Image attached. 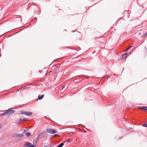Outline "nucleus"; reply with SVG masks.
Returning <instances> with one entry per match:
<instances>
[{
  "instance_id": "nucleus-3",
  "label": "nucleus",
  "mask_w": 147,
  "mask_h": 147,
  "mask_svg": "<svg viewBox=\"0 0 147 147\" xmlns=\"http://www.w3.org/2000/svg\"><path fill=\"white\" fill-rule=\"evenodd\" d=\"M46 131L47 132L51 134H55L57 132L56 130L53 129H47Z\"/></svg>"
},
{
  "instance_id": "nucleus-21",
  "label": "nucleus",
  "mask_w": 147,
  "mask_h": 147,
  "mask_svg": "<svg viewBox=\"0 0 147 147\" xmlns=\"http://www.w3.org/2000/svg\"><path fill=\"white\" fill-rule=\"evenodd\" d=\"M147 35V32H146L143 35V36H146Z\"/></svg>"
},
{
  "instance_id": "nucleus-2",
  "label": "nucleus",
  "mask_w": 147,
  "mask_h": 147,
  "mask_svg": "<svg viewBox=\"0 0 147 147\" xmlns=\"http://www.w3.org/2000/svg\"><path fill=\"white\" fill-rule=\"evenodd\" d=\"M20 114L21 115H25L29 116L31 115L32 114V112H25L23 111H20Z\"/></svg>"
},
{
  "instance_id": "nucleus-18",
  "label": "nucleus",
  "mask_w": 147,
  "mask_h": 147,
  "mask_svg": "<svg viewBox=\"0 0 147 147\" xmlns=\"http://www.w3.org/2000/svg\"><path fill=\"white\" fill-rule=\"evenodd\" d=\"M71 140L70 139H68L67 140H66V141L65 142H71Z\"/></svg>"
},
{
  "instance_id": "nucleus-5",
  "label": "nucleus",
  "mask_w": 147,
  "mask_h": 147,
  "mask_svg": "<svg viewBox=\"0 0 147 147\" xmlns=\"http://www.w3.org/2000/svg\"><path fill=\"white\" fill-rule=\"evenodd\" d=\"M24 135L22 134H17L15 135L14 137H19V138H22L23 137Z\"/></svg>"
},
{
  "instance_id": "nucleus-23",
  "label": "nucleus",
  "mask_w": 147,
  "mask_h": 147,
  "mask_svg": "<svg viewBox=\"0 0 147 147\" xmlns=\"http://www.w3.org/2000/svg\"><path fill=\"white\" fill-rule=\"evenodd\" d=\"M18 121H22V119H20L19 120H18Z\"/></svg>"
},
{
  "instance_id": "nucleus-12",
  "label": "nucleus",
  "mask_w": 147,
  "mask_h": 147,
  "mask_svg": "<svg viewBox=\"0 0 147 147\" xmlns=\"http://www.w3.org/2000/svg\"><path fill=\"white\" fill-rule=\"evenodd\" d=\"M64 144L63 143H61L57 147H62L64 145Z\"/></svg>"
},
{
  "instance_id": "nucleus-26",
  "label": "nucleus",
  "mask_w": 147,
  "mask_h": 147,
  "mask_svg": "<svg viewBox=\"0 0 147 147\" xmlns=\"http://www.w3.org/2000/svg\"><path fill=\"white\" fill-rule=\"evenodd\" d=\"M2 45V43H0V45H1H1Z\"/></svg>"
},
{
  "instance_id": "nucleus-17",
  "label": "nucleus",
  "mask_w": 147,
  "mask_h": 147,
  "mask_svg": "<svg viewBox=\"0 0 147 147\" xmlns=\"http://www.w3.org/2000/svg\"><path fill=\"white\" fill-rule=\"evenodd\" d=\"M28 129H25V130H24V131H23V133L25 134V133H26V131H28Z\"/></svg>"
},
{
  "instance_id": "nucleus-19",
  "label": "nucleus",
  "mask_w": 147,
  "mask_h": 147,
  "mask_svg": "<svg viewBox=\"0 0 147 147\" xmlns=\"http://www.w3.org/2000/svg\"><path fill=\"white\" fill-rule=\"evenodd\" d=\"M145 52H147V49L146 48V47H145Z\"/></svg>"
},
{
  "instance_id": "nucleus-14",
  "label": "nucleus",
  "mask_w": 147,
  "mask_h": 147,
  "mask_svg": "<svg viewBox=\"0 0 147 147\" xmlns=\"http://www.w3.org/2000/svg\"><path fill=\"white\" fill-rule=\"evenodd\" d=\"M74 82H78L80 80H79V79H77L74 80Z\"/></svg>"
},
{
  "instance_id": "nucleus-22",
  "label": "nucleus",
  "mask_w": 147,
  "mask_h": 147,
  "mask_svg": "<svg viewBox=\"0 0 147 147\" xmlns=\"http://www.w3.org/2000/svg\"><path fill=\"white\" fill-rule=\"evenodd\" d=\"M57 136V135L56 134L54 135V136H53L52 137H54Z\"/></svg>"
},
{
  "instance_id": "nucleus-4",
  "label": "nucleus",
  "mask_w": 147,
  "mask_h": 147,
  "mask_svg": "<svg viewBox=\"0 0 147 147\" xmlns=\"http://www.w3.org/2000/svg\"><path fill=\"white\" fill-rule=\"evenodd\" d=\"M9 113V109H8L5 112H4L3 113L0 114V116L3 115H8Z\"/></svg>"
},
{
  "instance_id": "nucleus-7",
  "label": "nucleus",
  "mask_w": 147,
  "mask_h": 147,
  "mask_svg": "<svg viewBox=\"0 0 147 147\" xmlns=\"http://www.w3.org/2000/svg\"><path fill=\"white\" fill-rule=\"evenodd\" d=\"M14 108H12L10 109V115L13 114L15 112V110L13 109Z\"/></svg>"
},
{
  "instance_id": "nucleus-25",
  "label": "nucleus",
  "mask_w": 147,
  "mask_h": 147,
  "mask_svg": "<svg viewBox=\"0 0 147 147\" xmlns=\"http://www.w3.org/2000/svg\"><path fill=\"white\" fill-rule=\"evenodd\" d=\"M1 125H0V129H1Z\"/></svg>"
},
{
  "instance_id": "nucleus-6",
  "label": "nucleus",
  "mask_w": 147,
  "mask_h": 147,
  "mask_svg": "<svg viewBox=\"0 0 147 147\" xmlns=\"http://www.w3.org/2000/svg\"><path fill=\"white\" fill-rule=\"evenodd\" d=\"M139 108L145 111L147 110V107L145 106L140 107H139Z\"/></svg>"
},
{
  "instance_id": "nucleus-15",
  "label": "nucleus",
  "mask_w": 147,
  "mask_h": 147,
  "mask_svg": "<svg viewBox=\"0 0 147 147\" xmlns=\"http://www.w3.org/2000/svg\"><path fill=\"white\" fill-rule=\"evenodd\" d=\"M142 126L143 127H147V124H144L142 125Z\"/></svg>"
},
{
  "instance_id": "nucleus-1",
  "label": "nucleus",
  "mask_w": 147,
  "mask_h": 147,
  "mask_svg": "<svg viewBox=\"0 0 147 147\" xmlns=\"http://www.w3.org/2000/svg\"><path fill=\"white\" fill-rule=\"evenodd\" d=\"M23 147H35L34 145L29 142H25L24 144L22 146Z\"/></svg>"
},
{
  "instance_id": "nucleus-20",
  "label": "nucleus",
  "mask_w": 147,
  "mask_h": 147,
  "mask_svg": "<svg viewBox=\"0 0 147 147\" xmlns=\"http://www.w3.org/2000/svg\"><path fill=\"white\" fill-rule=\"evenodd\" d=\"M36 140H33V144H34V143H35V144H36Z\"/></svg>"
},
{
  "instance_id": "nucleus-9",
  "label": "nucleus",
  "mask_w": 147,
  "mask_h": 147,
  "mask_svg": "<svg viewBox=\"0 0 147 147\" xmlns=\"http://www.w3.org/2000/svg\"><path fill=\"white\" fill-rule=\"evenodd\" d=\"M25 134L27 137H29L31 136V134L30 132H28L25 133Z\"/></svg>"
},
{
  "instance_id": "nucleus-29",
  "label": "nucleus",
  "mask_w": 147,
  "mask_h": 147,
  "mask_svg": "<svg viewBox=\"0 0 147 147\" xmlns=\"http://www.w3.org/2000/svg\"><path fill=\"white\" fill-rule=\"evenodd\" d=\"M47 146H45L44 147H47Z\"/></svg>"
},
{
  "instance_id": "nucleus-28",
  "label": "nucleus",
  "mask_w": 147,
  "mask_h": 147,
  "mask_svg": "<svg viewBox=\"0 0 147 147\" xmlns=\"http://www.w3.org/2000/svg\"><path fill=\"white\" fill-rule=\"evenodd\" d=\"M121 138H122V137H120L119 138V139H120Z\"/></svg>"
},
{
  "instance_id": "nucleus-11",
  "label": "nucleus",
  "mask_w": 147,
  "mask_h": 147,
  "mask_svg": "<svg viewBox=\"0 0 147 147\" xmlns=\"http://www.w3.org/2000/svg\"><path fill=\"white\" fill-rule=\"evenodd\" d=\"M127 55V53H125L124 54H123L121 55V57L122 58H125V57L126 56V55Z\"/></svg>"
},
{
  "instance_id": "nucleus-10",
  "label": "nucleus",
  "mask_w": 147,
  "mask_h": 147,
  "mask_svg": "<svg viewBox=\"0 0 147 147\" xmlns=\"http://www.w3.org/2000/svg\"><path fill=\"white\" fill-rule=\"evenodd\" d=\"M28 88V87H26L25 86H24L22 87L20 89V90H23L25 89Z\"/></svg>"
},
{
  "instance_id": "nucleus-13",
  "label": "nucleus",
  "mask_w": 147,
  "mask_h": 147,
  "mask_svg": "<svg viewBox=\"0 0 147 147\" xmlns=\"http://www.w3.org/2000/svg\"><path fill=\"white\" fill-rule=\"evenodd\" d=\"M132 47L131 46H129L127 49H126V50L125 51V52H126L127 51H128L129 49L131 48Z\"/></svg>"
},
{
  "instance_id": "nucleus-27",
  "label": "nucleus",
  "mask_w": 147,
  "mask_h": 147,
  "mask_svg": "<svg viewBox=\"0 0 147 147\" xmlns=\"http://www.w3.org/2000/svg\"><path fill=\"white\" fill-rule=\"evenodd\" d=\"M3 111H1L0 112H3Z\"/></svg>"
},
{
  "instance_id": "nucleus-8",
  "label": "nucleus",
  "mask_w": 147,
  "mask_h": 147,
  "mask_svg": "<svg viewBox=\"0 0 147 147\" xmlns=\"http://www.w3.org/2000/svg\"><path fill=\"white\" fill-rule=\"evenodd\" d=\"M44 95L43 94L41 96H40V95H39L38 96V99L39 100H40L42 99L43 97L44 96Z\"/></svg>"
},
{
  "instance_id": "nucleus-24",
  "label": "nucleus",
  "mask_w": 147,
  "mask_h": 147,
  "mask_svg": "<svg viewBox=\"0 0 147 147\" xmlns=\"http://www.w3.org/2000/svg\"><path fill=\"white\" fill-rule=\"evenodd\" d=\"M65 86H63V87L62 88V90H63V89L65 88Z\"/></svg>"
},
{
  "instance_id": "nucleus-16",
  "label": "nucleus",
  "mask_w": 147,
  "mask_h": 147,
  "mask_svg": "<svg viewBox=\"0 0 147 147\" xmlns=\"http://www.w3.org/2000/svg\"><path fill=\"white\" fill-rule=\"evenodd\" d=\"M22 119V121L28 120V119L27 118H23V119Z\"/></svg>"
}]
</instances>
